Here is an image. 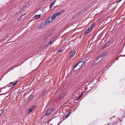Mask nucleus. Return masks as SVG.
I'll use <instances>...</instances> for the list:
<instances>
[{
    "label": "nucleus",
    "instance_id": "1",
    "mask_svg": "<svg viewBox=\"0 0 125 125\" xmlns=\"http://www.w3.org/2000/svg\"><path fill=\"white\" fill-rule=\"evenodd\" d=\"M54 18L53 16L49 17H48L46 20L45 21L42 23L38 27L39 29L43 28L47 26L49 23L52 22L54 20Z\"/></svg>",
    "mask_w": 125,
    "mask_h": 125
},
{
    "label": "nucleus",
    "instance_id": "2",
    "mask_svg": "<svg viewBox=\"0 0 125 125\" xmlns=\"http://www.w3.org/2000/svg\"><path fill=\"white\" fill-rule=\"evenodd\" d=\"M53 110V109L52 108L48 109L46 113V115L47 116L49 115L52 113Z\"/></svg>",
    "mask_w": 125,
    "mask_h": 125
},
{
    "label": "nucleus",
    "instance_id": "3",
    "mask_svg": "<svg viewBox=\"0 0 125 125\" xmlns=\"http://www.w3.org/2000/svg\"><path fill=\"white\" fill-rule=\"evenodd\" d=\"M75 53V51L74 50H71L70 51V57H73Z\"/></svg>",
    "mask_w": 125,
    "mask_h": 125
},
{
    "label": "nucleus",
    "instance_id": "4",
    "mask_svg": "<svg viewBox=\"0 0 125 125\" xmlns=\"http://www.w3.org/2000/svg\"><path fill=\"white\" fill-rule=\"evenodd\" d=\"M82 62V61H80V62H78L75 65L74 68H73V71H76V70H77V69H75V68L76 67H77V65L79 64L81 62Z\"/></svg>",
    "mask_w": 125,
    "mask_h": 125
},
{
    "label": "nucleus",
    "instance_id": "5",
    "mask_svg": "<svg viewBox=\"0 0 125 125\" xmlns=\"http://www.w3.org/2000/svg\"><path fill=\"white\" fill-rule=\"evenodd\" d=\"M59 15V14H58V13H55L53 14L52 15L53 16L54 19H55V17H57Z\"/></svg>",
    "mask_w": 125,
    "mask_h": 125
},
{
    "label": "nucleus",
    "instance_id": "6",
    "mask_svg": "<svg viewBox=\"0 0 125 125\" xmlns=\"http://www.w3.org/2000/svg\"><path fill=\"white\" fill-rule=\"evenodd\" d=\"M36 108L35 106H34L31 108L29 110V112H31L33 110H34Z\"/></svg>",
    "mask_w": 125,
    "mask_h": 125
},
{
    "label": "nucleus",
    "instance_id": "7",
    "mask_svg": "<svg viewBox=\"0 0 125 125\" xmlns=\"http://www.w3.org/2000/svg\"><path fill=\"white\" fill-rule=\"evenodd\" d=\"M49 37V35H47L45 36L44 38V40L46 41L47 40L48 38Z\"/></svg>",
    "mask_w": 125,
    "mask_h": 125
},
{
    "label": "nucleus",
    "instance_id": "8",
    "mask_svg": "<svg viewBox=\"0 0 125 125\" xmlns=\"http://www.w3.org/2000/svg\"><path fill=\"white\" fill-rule=\"evenodd\" d=\"M41 15V14H40L39 15H36L35 16V18L36 19H38L40 17V16Z\"/></svg>",
    "mask_w": 125,
    "mask_h": 125
},
{
    "label": "nucleus",
    "instance_id": "9",
    "mask_svg": "<svg viewBox=\"0 0 125 125\" xmlns=\"http://www.w3.org/2000/svg\"><path fill=\"white\" fill-rule=\"evenodd\" d=\"M18 82V81H16V82H15L14 83H13V84L12 86L11 87V88L12 89L13 88V86H15V85H16V84H17Z\"/></svg>",
    "mask_w": 125,
    "mask_h": 125
},
{
    "label": "nucleus",
    "instance_id": "10",
    "mask_svg": "<svg viewBox=\"0 0 125 125\" xmlns=\"http://www.w3.org/2000/svg\"><path fill=\"white\" fill-rule=\"evenodd\" d=\"M96 62V61H94L93 62V63H92V65L93 66H95L97 65V64L98 63H97V62L96 63V62Z\"/></svg>",
    "mask_w": 125,
    "mask_h": 125
},
{
    "label": "nucleus",
    "instance_id": "11",
    "mask_svg": "<svg viewBox=\"0 0 125 125\" xmlns=\"http://www.w3.org/2000/svg\"><path fill=\"white\" fill-rule=\"evenodd\" d=\"M33 97V95H31L29 96L28 97V99L29 100L32 99Z\"/></svg>",
    "mask_w": 125,
    "mask_h": 125
},
{
    "label": "nucleus",
    "instance_id": "12",
    "mask_svg": "<svg viewBox=\"0 0 125 125\" xmlns=\"http://www.w3.org/2000/svg\"><path fill=\"white\" fill-rule=\"evenodd\" d=\"M106 52H104L103 54H102L101 55H100V56L101 57H103V56H104L105 55H106Z\"/></svg>",
    "mask_w": 125,
    "mask_h": 125
},
{
    "label": "nucleus",
    "instance_id": "13",
    "mask_svg": "<svg viewBox=\"0 0 125 125\" xmlns=\"http://www.w3.org/2000/svg\"><path fill=\"white\" fill-rule=\"evenodd\" d=\"M101 57L100 56V55L97 58H96L95 59L94 61H97L98 59H99L100 58V57Z\"/></svg>",
    "mask_w": 125,
    "mask_h": 125
},
{
    "label": "nucleus",
    "instance_id": "14",
    "mask_svg": "<svg viewBox=\"0 0 125 125\" xmlns=\"http://www.w3.org/2000/svg\"><path fill=\"white\" fill-rule=\"evenodd\" d=\"M95 25V24L94 23L92 24L91 25L90 27L92 29L94 27Z\"/></svg>",
    "mask_w": 125,
    "mask_h": 125
},
{
    "label": "nucleus",
    "instance_id": "15",
    "mask_svg": "<svg viewBox=\"0 0 125 125\" xmlns=\"http://www.w3.org/2000/svg\"><path fill=\"white\" fill-rule=\"evenodd\" d=\"M30 1H29V2L28 3H26L24 7H26L28 6H29V3Z\"/></svg>",
    "mask_w": 125,
    "mask_h": 125
},
{
    "label": "nucleus",
    "instance_id": "16",
    "mask_svg": "<svg viewBox=\"0 0 125 125\" xmlns=\"http://www.w3.org/2000/svg\"><path fill=\"white\" fill-rule=\"evenodd\" d=\"M63 94H61V95L60 96V97H59V100L60 99L62 98L63 97Z\"/></svg>",
    "mask_w": 125,
    "mask_h": 125
},
{
    "label": "nucleus",
    "instance_id": "17",
    "mask_svg": "<svg viewBox=\"0 0 125 125\" xmlns=\"http://www.w3.org/2000/svg\"><path fill=\"white\" fill-rule=\"evenodd\" d=\"M89 30H88V29L86 30L85 32L84 33V34H87L89 32Z\"/></svg>",
    "mask_w": 125,
    "mask_h": 125
},
{
    "label": "nucleus",
    "instance_id": "18",
    "mask_svg": "<svg viewBox=\"0 0 125 125\" xmlns=\"http://www.w3.org/2000/svg\"><path fill=\"white\" fill-rule=\"evenodd\" d=\"M25 7L24 6L22 7L21 9V11H22L25 9Z\"/></svg>",
    "mask_w": 125,
    "mask_h": 125
},
{
    "label": "nucleus",
    "instance_id": "19",
    "mask_svg": "<svg viewBox=\"0 0 125 125\" xmlns=\"http://www.w3.org/2000/svg\"><path fill=\"white\" fill-rule=\"evenodd\" d=\"M110 44V42H108L105 45V46H108Z\"/></svg>",
    "mask_w": 125,
    "mask_h": 125
},
{
    "label": "nucleus",
    "instance_id": "20",
    "mask_svg": "<svg viewBox=\"0 0 125 125\" xmlns=\"http://www.w3.org/2000/svg\"><path fill=\"white\" fill-rule=\"evenodd\" d=\"M55 1H54L52 2V3L51 4V6H52H52L54 4V3L55 2Z\"/></svg>",
    "mask_w": 125,
    "mask_h": 125
},
{
    "label": "nucleus",
    "instance_id": "21",
    "mask_svg": "<svg viewBox=\"0 0 125 125\" xmlns=\"http://www.w3.org/2000/svg\"><path fill=\"white\" fill-rule=\"evenodd\" d=\"M65 11L64 10H61L60 11H61V13H62L63 12H64Z\"/></svg>",
    "mask_w": 125,
    "mask_h": 125
},
{
    "label": "nucleus",
    "instance_id": "22",
    "mask_svg": "<svg viewBox=\"0 0 125 125\" xmlns=\"http://www.w3.org/2000/svg\"><path fill=\"white\" fill-rule=\"evenodd\" d=\"M71 113V112H69L67 114V117Z\"/></svg>",
    "mask_w": 125,
    "mask_h": 125
},
{
    "label": "nucleus",
    "instance_id": "23",
    "mask_svg": "<svg viewBox=\"0 0 125 125\" xmlns=\"http://www.w3.org/2000/svg\"><path fill=\"white\" fill-rule=\"evenodd\" d=\"M53 40L52 41H51L50 42H49L48 43V44H50V43H52V42H53Z\"/></svg>",
    "mask_w": 125,
    "mask_h": 125
},
{
    "label": "nucleus",
    "instance_id": "24",
    "mask_svg": "<svg viewBox=\"0 0 125 125\" xmlns=\"http://www.w3.org/2000/svg\"><path fill=\"white\" fill-rule=\"evenodd\" d=\"M82 93L81 94L80 96H79L78 97L79 98H80L81 97H82Z\"/></svg>",
    "mask_w": 125,
    "mask_h": 125
},
{
    "label": "nucleus",
    "instance_id": "25",
    "mask_svg": "<svg viewBox=\"0 0 125 125\" xmlns=\"http://www.w3.org/2000/svg\"><path fill=\"white\" fill-rule=\"evenodd\" d=\"M92 29L90 27L88 29V30H90V31H91V30Z\"/></svg>",
    "mask_w": 125,
    "mask_h": 125
},
{
    "label": "nucleus",
    "instance_id": "26",
    "mask_svg": "<svg viewBox=\"0 0 125 125\" xmlns=\"http://www.w3.org/2000/svg\"><path fill=\"white\" fill-rule=\"evenodd\" d=\"M58 13V14H59V15L62 13H61L60 11H59V12Z\"/></svg>",
    "mask_w": 125,
    "mask_h": 125
},
{
    "label": "nucleus",
    "instance_id": "27",
    "mask_svg": "<svg viewBox=\"0 0 125 125\" xmlns=\"http://www.w3.org/2000/svg\"><path fill=\"white\" fill-rule=\"evenodd\" d=\"M62 51V50L60 49L59 50V52H61Z\"/></svg>",
    "mask_w": 125,
    "mask_h": 125
},
{
    "label": "nucleus",
    "instance_id": "28",
    "mask_svg": "<svg viewBox=\"0 0 125 125\" xmlns=\"http://www.w3.org/2000/svg\"><path fill=\"white\" fill-rule=\"evenodd\" d=\"M86 62V61H83V63H85V62Z\"/></svg>",
    "mask_w": 125,
    "mask_h": 125
},
{
    "label": "nucleus",
    "instance_id": "29",
    "mask_svg": "<svg viewBox=\"0 0 125 125\" xmlns=\"http://www.w3.org/2000/svg\"><path fill=\"white\" fill-rule=\"evenodd\" d=\"M24 15H24H21L19 18H21V17L23 15Z\"/></svg>",
    "mask_w": 125,
    "mask_h": 125
},
{
    "label": "nucleus",
    "instance_id": "30",
    "mask_svg": "<svg viewBox=\"0 0 125 125\" xmlns=\"http://www.w3.org/2000/svg\"><path fill=\"white\" fill-rule=\"evenodd\" d=\"M79 97H78L77 98V99L76 100H79Z\"/></svg>",
    "mask_w": 125,
    "mask_h": 125
},
{
    "label": "nucleus",
    "instance_id": "31",
    "mask_svg": "<svg viewBox=\"0 0 125 125\" xmlns=\"http://www.w3.org/2000/svg\"><path fill=\"white\" fill-rule=\"evenodd\" d=\"M122 0H120L119 1H118V2H120Z\"/></svg>",
    "mask_w": 125,
    "mask_h": 125
},
{
    "label": "nucleus",
    "instance_id": "32",
    "mask_svg": "<svg viewBox=\"0 0 125 125\" xmlns=\"http://www.w3.org/2000/svg\"><path fill=\"white\" fill-rule=\"evenodd\" d=\"M12 83V82H10V84H11Z\"/></svg>",
    "mask_w": 125,
    "mask_h": 125
},
{
    "label": "nucleus",
    "instance_id": "33",
    "mask_svg": "<svg viewBox=\"0 0 125 125\" xmlns=\"http://www.w3.org/2000/svg\"><path fill=\"white\" fill-rule=\"evenodd\" d=\"M114 124H116V122H115V123H114Z\"/></svg>",
    "mask_w": 125,
    "mask_h": 125
},
{
    "label": "nucleus",
    "instance_id": "34",
    "mask_svg": "<svg viewBox=\"0 0 125 125\" xmlns=\"http://www.w3.org/2000/svg\"><path fill=\"white\" fill-rule=\"evenodd\" d=\"M91 31H90V30H89V32H90Z\"/></svg>",
    "mask_w": 125,
    "mask_h": 125
},
{
    "label": "nucleus",
    "instance_id": "35",
    "mask_svg": "<svg viewBox=\"0 0 125 125\" xmlns=\"http://www.w3.org/2000/svg\"><path fill=\"white\" fill-rule=\"evenodd\" d=\"M105 45L104 46V47H105Z\"/></svg>",
    "mask_w": 125,
    "mask_h": 125
},
{
    "label": "nucleus",
    "instance_id": "36",
    "mask_svg": "<svg viewBox=\"0 0 125 125\" xmlns=\"http://www.w3.org/2000/svg\"><path fill=\"white\" fill-rule=\"evenodd\" d=\"M10 86H9V87H10Z\"/></svg>",
    "mask_w": 125,
    "mask_h": 125
},
{
    "label": "nucleus",
    "instance_id": "37",
    "mask_svg": "<svg viewBox=\"0 0 125 125\" xmlns=\"http://www.w3.org/2000/svg\"><path fill=\"white\" fill-rule=\"evenodd\" d=\"M101 59H100V60H99V61H100V60H101Z\"/></svg>",
    "mask_w": 125,
    "mask_h": 125
},
{
    "label": "nucleus",
    "instance_id": "38",
    "mask_svg": "<svg viewBox=\"0 0 125 125\" xmlns=\"http://www.w3.org/2000/svg\"><path fill=\"white\" fill-rule=\"evenodd\" d=\"M115 117V116H113V117Z\"/></svg>",
    "mask_w": 125,
    "mask_h": 125
}]
</instances>
